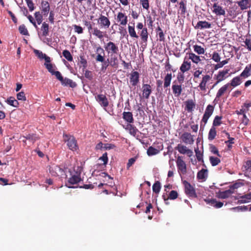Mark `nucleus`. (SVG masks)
Segmentation results:
<instances>
[{"instance_id":"nucleus-1","label":"nucleus","mask_w":251,"mask_h":251,"mask_svg":"<svg viewBox=\"0 0 251 251\" xmlns=\"http://www.w3.org/2000/svg\"><path fill=\"white\" fill-rule=\"evenodd\" d=\"M63 138L64 141L67 142V146L70 150L73 151L77 150L78 146L77 145L76 140L74 136L64 134Z\"/></svg>"},{"instance_id":"nucleus-2","label":"nucleus","mask_w":251,"mask_h":251,"mask_svg":"<svg viewBox=\"0 0 251 251\" xmlns=\"http://www.w3.org/2000/svg\"><path fill=\"white\" fill-rule=\"evenodd\" d=\"M104 48L108 54H110L111 56L118 53L119 51L118 46L111 41L105 44Z\"/></svg>"},{"instance_id":"nucleus-3","label":"nucleus","mask_w":251,"mask_h":251,"mask_svg":"<svg viewBox=\"0 0 251 251\" xmlns=\"http://www.w3.org/2000/svg\"><path fill=\"white\" fill-rule=\"evenodd\" d=\"M185 188V193L190 198H197V195L194 187L186 180L183 181Z\"/></svg>"},{"instance_id":"nucleus-4","label":"nucleus","mask_w":251,"mask_h":251,"mask_svg":"<svg viewBox=\"0 0 251 251\" xmlns=\"http://www.w3.org/2000/svg\"><path fill=\"white\" fill-rule=\"evenodd\" d=\"M96 100L100 105L105 108L109 105V101L106 96L103 94H94Z\"/></svg>"},{"instance_id":"nucleus-5","label":"nucleus","mask_w":251,"mask_h":251,"mask_svg":"<svg viewBox=\"0 0 251 251\" xmlns=\"http://www.w3.org/2000/svg\"><path fill=\"white\" fill-rule=\"evenodd\" d=\"M98 23L101 28L105 29L109 28L111 24L109 19L102 14H100L98 18Z\"/></svg>"},{"instance_id":"nucleus-6","label":"nucleus","mask_w":251,"mask_h":251,"mask_svg":"<svg viewBox=\"0 0 251 251\" xmlns=\"http://www.w3.org/2000/svg\"><path fill=\"white\" fill-rule=\"evenodd\" d=\"M50 173L52 176H61L63 175L64 171L63 168L60 166L52 165L49 169Z\"/></svg>"},{"instance_id":"nucleus-7","label":"nucleus","mask_w":251,"mask_h":251,"mask_svg":"<svg viewBox=\"0 0 251 251\" xmlns=\"http://www.w3.org/2000/svg\"><path fill=\"white\" fill-rule=\"evenodd\" d=\"M214 111V107L209 104L207 106L205 110L201 123H204V126L207 123L208 119L212 115Z\"/></svg>"},{"instance_id":"nucleus-8","label":"nucleus","mask_w":251,"mask_h":251,"mask_svg":"<svg viewBox=\"0 0 251 251\" xmlns=\"http://www.w3.org/2000/svg\"><path fill=\"white\" fill-rule=\"evenodd\" d=\"M176 150L182 154H187L188 156L191 157L193 155V151L189 149L186 146L179 144L176 147Z\"/></svg>"},{"instance_id":"nucleus-9","label":"nucleus","mask_w":251,"mask_h":251,"mask_svg":"<svg viewBox=\"0 0 251 251\" xmlns=\"http://www.w3.org/2000/svg\"><path fill=\"white\" fill-rule=\"evenodd\" d=\"M211 78L212 76L209 75H205L202 76V79L198 86L201 91H205L206 90L207 83Z\"/></svg>"},{"instance_id":"nucleus-10","label":"nucleus","mask_w":251,"mask_h":251,"mask_svg":"<svg viewBox=\"0 0 251 251\" xmlns=\"http://www.w3.org/2000/svg\"><path fill=\"white\" fill-rule=\"evenodd\" d=\"M176 166L178 172H180L182 174L186 173V165L185 162L182 159V156H178L176 161Z\"/></svg>"},{"instance_id":"nucleus-11","label":"nucleus","mask_w":251,"mask_h":251,"mask_svg":"<svg viewBox=\"0 0 251 251\" xmlns=\"http://www.w3.org/2000/svg\"><path fill=\"white\" fill-rule=\"evenodd\" d=\"M180 138L183 143L187 145H192L194 142L193 135L188 132L183 133Z\"/></svg>"},{"instance_id":"nucleus-12","label":"nucleus","mask_w":251,"mask_h":251,"mask_svg":"<svg viewBox=\"0 0 251 251\" xmlns=\"http://www.w3.org/2000/svg\"><path fill=\"white\" fill-rule=\"evenodd\" d=\"M142 97L148 99L152 92L151 87L150 84H143L142 87Z\"/></svg>"},{"instance_id":"nucleus-13","label":"nucleus","mask_w":251,"mask_h":251,"mask_svg":"<svg viewBox=\"0 0 251 251\" xmlns=\"http://www.w3.org/2000/svg\"><path fill=\"white\" fill-rule=\"evenodd\" d=\"M229 71V69L220 71L217 75H215L214 78L216 80H218V82H220L226 79L228 77L227 74L228 73Z\"/></svg>"},{"instance_id":"nucleus-14","label":"nucleus","mask_w":251,"mask_h":251,"mask_svg":"<svg viewBox=\"0 0 251 251\" xmlns=\"http://www.w3.org/2000/svg\"><path fill=\"white\" fill-rule=\"evenodd\" d=\"M117 22L121 25H126L128 22L127 16L125 13L120 12L117 14Z\"/></svg>"},{"instance_id":"nucleus-15","label":"nucleus","mask_w":251,"mask_h":251,"mask_svg":"<svg viewBox=\"0 0 251 251\" xmlns=\"http://www.w3.org/2000/svg\"><path fill=\"white\" fill-rule=\"evenodd\" d=\"M96 53L97 54L96 57V60L99 62H103L104 61V50L100 46L98 47L96 49Z\"/></svg>"},{"instance_id":"nucleus-16","label":"nucleus","mask_w":251,"mask_h":251,"mask_svg":"<svg viewBox=\"0 0 251 251\" xmlns=\"http://www.w3.org/2000/svg\"><path fill=\"white\" fill-rule=\"evenodd\" d=\"M191 67V62L187 59V57H184L183 62L180 67V71L182 73H184L189 71Z\"/></svg>"},{"instance_id":"nucleus-17","label":"nucleus","mask_w":251,"mask_h":251,"mask_svg":"<svg viewBox=\"0 0 251 251\" xmlns=\"http://www.w3.org/2000/svg\"><path fill=\"white\" fill-rule=\"evenodd\" d=\"M204 201L207 204L214 206L216 208H220L223 206V202L218 201L216 199H205Z\"/></svg>"},{"instance_id":"nucleus-18","label":"nucleus","mask_w":251,"mask_h":251,"mask_svg":"<svg viewBox=\"0 0 251 251\" xmlns=\"http://www.w3.org/2000/svg\"><path fill=\"white\" fill-rule=\"evenodd\" d=\"M229 86V84L226 83L221 87L216 93V98L214 100V101H218L220 98L226 92Z\"/></svg>"},{"instance_id":"nucleus-19","label":"nucleus","mask_w":251,"mask_h":251,"mask_svg":"<svg viewBox=\"0 0 251 251\" xmlns=\"http://www.w3.org/2000/svg\"><path fill=\"white\" fill-rule=\"evenodd\" d=\"M233 193L232 190L229 188L228 190L224 191H219L217 193V197L220 199H225L229 197Z\"/></svg>"},{"instance_id":"nucleus-20","label":"nucleus","mask_w":251,"mask_h":251,"mask_svg":"<svg viewBox=\"0 0 251 251\" xmlns=\"http://www.w3.org/2000/svg\"><path fill=\"white\" fill-rule=\"evenodd\" d=\"M235 199L238 200V203H247L251 200V193H249L243 196L236 198Z\"/></svg>"},{"instance_id":"nucleus-21","label":"nucleus","mask_w":251,"mask_h":251,"mask_svg":"<svg viewBox=\"0 0 251 251\" xmlns=\"http://www.w3.org/2000/svg\"><path fill=\"white\" fill-rule=\"evenodd\" d=\"M70 173L71 175H74L78 177H80V175L82 172V168L81 166L74 165L72 169L70 170Z\"/></svg>"},{"instance_id":"nucleus-22","label":"nucleus","mask_w":251,"mask_h":251,"mask_svg":"<svg viewBox=\"0 0 251 251\" xmlns=\"http://www.w3.org/2000/svg\"><path fill=\"white\" fill-rule=\"evenodd\" d=\"M211 27V25L210 23L206 21H202L198 22L196 26H195V28L198 29H207Z\"/></svg>"},{"instance_id":"nucleus-23","label":"nucleus","mask_w":251,"mask_h":251,"mask_svg":"<svg viewBox=\"0 0 251 251\" xmlns=\"http://www.w3.org/2000/svg\"><path fill=\"white\" fill-rule=\"evenodd\" d=\"M71 176L69 178L68 180V183L66 184V186H67L68 188H73V186L69 185V184L71 185L77 184L82 180L81 177L76 176L74 175H71Z\"/></svg>"},{"instance_id":"nucleus-24","label":"nucleus","mask_w":251,"mask_h":251,"mask_svg":"<svg viewBox=\"0 0 251 251\" xmlns=\"http://www.w3.org/2000/svg\"><path fill=\"white\" fill-rule=\"evenodd\" d=\"M34 52L39 59L41 60L44 59L45 62L47 63L50 62V58L46 54L43 53L41 51L38 50H34Z\"/></svg>"},{"instance_id":"nucleus-25","label":"nucleus","mask_w":251,"mask_h":251,"mask_svg":"<svg viewBox=\"0 0 251 251\" xmlns=\"http://www.w3.org/2000/svg\"><path fill=\"white\" fill-rule=\"evenodd\" d=\"M139 74L138 72L136 71L133 72L131 74L130 77V82L131 83L132 85L134 86H136L139 82Z\"/></svg>"},{"instance_id":"nucleus-26","label":"nucleus","mask_w":251,"mask_h":251,"mask_svg":"<svg viewBox=\"0 0 251 251\" xmlns=\"http://www.w3.org/2000/svg\"><path fill=\"white\" fill-rule=\"evenodd\" d=\"M175 82L176 81H174L173 82L172 88L174 94L176 96L178 97L180 95L182 91V86L181 84H180V85L175 84Z\"/></svg>"},{"instance_id":"nucleus-27","label":"nucleus","mask_w":251,"mask_h":251,"mask_svg":"<svg viewBox=\"0 0 251 251\" xmlns=\"http://www.w3.org/2000/svg\"><path fill=\"white\" fill-rule=\"evenodd\" d=\"M187 59H190L192 61L196 64H198L201 61L200 57L198 55H196L193 52L187 53Z\"/></svg>"},{"instance_id":"nucleus-28","label":"nucleus","mask_w":251,"mask_h":251,"mask_svg":"<svg viewBox=\"0 0 251 251\" xmlns=\"http://www.w3.org/2000/svg\"><path fill=\"white\" fill-rule=\"evenodd\" d=\"M50 6L49 2L46 1H43L41 3L42 13L44 16H47L50 11Z\"/></svg>"},{"instance_id":"nucleus-29","label":"nucleus","mask_w":251,"mask_h":251,"mask_svg":"<svg viewBox=\"0 0 251 251\" xmlns=\"http://www.w3.org/2000/svg\"><path fill=\"white\" fill-rule=\"evenodd\" d=\"M61 84L65 86H69L71 88H75L76 86V84L72 79L68 78H63V80L61 82Z\"/></svg>"},{"instance_id":"nucleus-30","label":"nucleus","mask_w":251,"mask_h":251,"mask_svg":"<svg viewBox=\"0 0 251 251\" xmlns=\"http://www.w3.org/2000/svg\"><path fill=\"white\" fill-rule=\"evenodd\" d=\"M123 118L129 124L133 123V115L130 112H124L123 113Z\"/></svg>"},{"instance_id":"nucleus-31","label":"nucleus","mask_w":251,"mask_h":251,"mask_svg":"<svg viewBox=\"0 0 251 251\" xmlns=\"http://www.w3.org/2000/svg\"><path fill=\"white\" fill-rule=\"evenodd\" d=\"M242 79L240 75L234 77L230 81L229 83L227 84H229V86H232L233 87H235L241 84L242 83Z\"/></svg>"},{"instance_id":"nucleus-32","label":"nucleus","mask_w":251,"mask_h":251,"mask_svg":"<svg viewBox=\"0 0 251 251\" xmlns=\"http://www.w3.org/2000/svg\"><path fill=\"white\" fill-rule=\"evenodd\" d=\"M124 127L126 130H128L129 133L133 136H135L139 131L138 129L134 126L129 124H128L126 127Z\"/></svg>"},{"instance_id":"nucleus-33","label":"nucleus","mask_w":251,"mask_h":251,"mask_svg":"<svg viewBox=\"0 0 251 251\" xmlns=\"http://www.w3.org/2000/svg\"><path fill=\"white\" fill-rule=\"evenodd\" d=\"M23 138L28 140L32 144L34 143L39 138L36 134L33 133L26 134L25 136H23Z\"/></svg>"},{"instance_id":"nucleus-34","label":"nucleus","mask_w":251,"mask_h":251,"mask_svg":"<svg viewBox=\"0 0 251 251\" xmlns=\"http://www.w3.org/2000/svg\"><path fill=\"white\" fill-rule=\"evenodd\" d=\"M148 29L146 27L143 29L140 33L141 39L143 43H145V45H147V42L148 39Z\"/></svg>"},{"instance_id":"nucleus-35","label":"nucleus","mask_w":251,"mask_h":251,"mask_svg":"<svg viewBox=\"0 0 251 251\" xmlns=\"http://www.w3.org/2000/svg\"><path fill=\"white\" fill-rule=\"evenodd\" d=\"M91 33H92L94 36H96L100 39H101L104 37L105 32L101 31L97 27H94L92 31H91Z\"/></svg>"},{"instance_id":"nucleus-36","label":"nucleus","mask_w":251,"mask_h":251,"mask_svg":"<svg viewBox=\"0 0 251 251\" xmlns=\"http://www.w3.org/2000/svg\"><path fill=\"white\" fill-rule=\"evenodd\" d=\"M213 9V12L217 15H224L225 14V11L221 6L218 5L217 3L214 4Z\"/></svg>"},{"instance_id":"nucleus-37","label":"nucleus","mask_w":251,"mask_h":251,"mask_svg":"<svg viewBox=\"0 0 251 251\" xmlns=\"http://www.w3.org/2000/svg\"><path fill=\"white\" fill-rule=\"evenodd\" d=\"M251 68L250 67L249 65H248L245 67L244 71L241 73V74L239 75L241 78H247L251 75Z\"/></svg>"},{"instance_id":"nucleus-38","label":"nucleus","mask_w":251,"mask_h":251,"mask_svg":"<svg viewBox=\"0 0 251 251\" xmlns=\"http://www.w3.org/2000/svg\"><path fill=\"white\" fill-rule=\"evenodd\" d=\"M207 170L206 169H202L198 173L197 178L199 179L203 180L207 177Z\"/></svg>"},{"instance_id":"nucleus-39","label":"nucleus","mask_w":251,"mask_h":251,"mask_svg":"<svg viewBox=\"0 0 251 251\" xmlns=\"http://www.w3.org/2000/svg\"><path fill=\"white\" fill-rule=\"evenodd\" d=\"M49 25L48 24L45 22H44L42 24L41 30L42 31V36H47L49 35Z\"/></svg>"},{"instance_id":"nucleus-40","label":"nucleus","mask_w":251,"mask_h":251,"mask_svg":"<svg viewBox=\"0 0 251 251\" xmlns=\"http://www.w3.org/2000/svg\"><path fill=\"white\" fill-rule=\"evenodd\" d=\"M128 31L129 34V35L131 37H132V38H138V36L136 34V31L135 30V27H134V24H133V25H128Z\"/></svg>"},{"instance_id":"nucleus-41","label":"nucleus","mask_w":251,"mask_h":251,"mask_svg":"<svg viewBox=\"0 0 251 251\" xmlns=\"http://www.w3.org/2000/svg\"><path fill=\"white\" fill-rule=\"evenodd\" d=\"M172 78V74H167L164 78V87L167 88L170 85Z\"/></svg>"},{"instance_id":"nucleus-42","label":"nucleus","mask_w":251,"mask_h":251,"mask_svg":"<svg viewBox=\"0 0 251 251\" xmlns=\"http://www.w3.org/2000/svg\"><path fill=\"white\" fill-rule=\"evenodd\" d=\"M216 134L217 132L215 127L212 126L208 133V138L209 140H213L215 138Z\"/></svg>"},{"instance_id":"nucleus-43","label":"nucleus","mask_w":251,"mask_h":251,"mask_svg":"<svg viewBox=\"0 0 251 251\" xmlns=\"http://www.w3.org/2000/svg\"><path fill=\"white\" fill-rule=\"evenodd\" d=\"M161 189V184L159 181H156L153 184L152 191L156 194H158Z\"/></svg>"},{"instance_id":"nucleus-44","label":"nucleus","mask_w":251,"mask_h":251,"mask_svg":"<svg viewBox=\"0 0 251 251\" xmlns=\"http://www.w3.org/2000/svg\"><path fill=\"white\" fill-rule=\"evenodd\" d=\"M7 102L9 105L15 107H18L19 105L18 101L16 100L14 97H10L8 99H7Z\"/></svg>"},{"instance_id":"nucleus-45","label":"nucleus","mask_w":251,"mask_h":251,"mask_svg":"<svg viewBox=\"0 0 251 251\" xmlns=\"http://www.w3.org/2000/svg\"><path fill=\"white\" fill-rule=\"evenodd\" d=\"M193 48L194 51L198 54H202L204 53L205 50L200 46L198 45H194Z\"/></svg>"},{"instance_id":"nucleus-46","label":"nucleus","mask_w":251,"mask_h":251,"mask_svg":"<svg viewBox=\"0 0 251 251\" xmlns=\"http://www.w3.org/2000/svg\"><path fill=\"white\" fill-rule=\"evenodd\" d=\"M195 106V104L192 100L187 101L186 102V108L188 112H191Z\"/></svg>"},{"instance_id":"nucleus-47","label":"nucleus","mask_w":251,"mask_h":251,"mask_svg":"<svg viewBox=\"0 0 251 251\" xmlns=\"http://www.w3.org/2000/svg\"><path fill=\"white\" fill-rule=\"evenodd\" d=\"M63 56L69 61H73V58L70 52L68 50H64L62 52Z\"/></svg>"},{"instance_id":"nucleus-48","label":"nucleus","mask_w":251,"mask_h":251,"mask_svg":"<svg viewBox=\"0 0 251 251\" xmlns=\"http://www.w3.org/2000/svg\"><path fill=\"white\" fill-rule=\"evenodd\" d=\"M158 152V150L153 148L152 147H150L147 150V154L149 156L155 155Z\"/></svg>"},{"instance_id":"nucleus-49","label":"nucleus","mask_w":251,"mask_h":251,"mask_svg":"<svg viewBox=\"0 0 251 251\" xmlns=\"http://www.w3.org/2000/svg\"><path fill=\"white\" fill-rule=\"evenodd\" d=\"M209 160L213 166L217 165L220 162V159L219 158L213 156H210L209 157Z\"/></svg>"},{"instance_id":"nucleus-50","label":"nucleus","mask_w":251,"mask_h":251,"mask_svg":"<svg viewBox=\"0 0 251 251\" xmlns=\"http://www.w3.org/2000/svg\"><path fill=\"white\" fill-rule=\"evenodd\" d=\"M46 68L48 70V71L52 75L53 72H55L54 70V67H55L54 66H53L52 64L50 63H47L46 62L44 64Z\"/></svg>"},{"instance_id":"nucleus-51","label":"nucleus","mask_w":251,"mask_h":251,"mask_svg":"<svg viewBox=\"0 0 251 251\" xmlns=\"http://www.w3.org/2000/svg\"><path fill=\"white\" fill-rule=\"evenodd\" d=\"M179 10L181 11V14L184 15L186 12V4L183 1H181L179 3Z\"/></svg>"},{"instance_id":"nucleus-52","label":"nucleus","mask_w":251,"mask_h":251,"mask_svg":"<svg viewBox=\"0 0 251 251\" xmlns=\"http://www.w3.org/2000/svg\"><path fill=\"white\" fill-rule=\"evenodd\" d=\"M19 30L20 33L24 35H28V32L27 28L24 25H21L19 27Z\"/></svg>"},{"instance_id":"nucleus-53","label":"nucleus","mask_w":251,"mask_h":251,"mask_svg":"<svg viewBox=\"0 0 251 251\" xmlns=\"http://www.w3.org/2000/svg\"><path fill=\"white\" fill-rule=\"evenodd\" d=\"M221 119L222 117L216 116L213 120L212 126H219L221 124Z\"/></svg>"},{"instance_id":"nucleus-54","label":"nucleus","mask_w":251,"mask_h":251,"mask_svg":"<svg viewBox=\"0 0 251 251\" xmlns=\"http://www.w3.org/2000/svg\"><path fill=\"white\" fill-rule=\"evenodd\" d=\"M35 18L38 25H40L43 21V16L40 14V12H36L34 13Z\"/></svg>"},{"instance_id":"nucleus-55","label":"nucleus","mask_w":251,"mask_h":251,"mask_svg":"<svg viewBox=\"0 0 251 251\" xmlns=\"http://www.w3.org/2000/svg\"><path fill=\"white\" fill-rule=\"evenodd\" d=\"M140 3L142 5L143 8L148 10L150 7L149 0H140Z\"/></svg>"},{"instance_id":"nucleus-56","label":"nucleus","mask_w":251,"mask_h":251,"mask_svg":"<svg viewBox=\"0 0 251 251\" xmlns=\"http://www.w3.org/2000/svg\"><path fill=\"white\" fill-rule=\"evenodd\" d=\"M184 73H182L181 72H179L177 75V80L179 83L182 84L184 80Z\"/></svg>"},{"instance_id":"nucleus-57","label":"nucleus","mask_w":251,"mask_h":251,"mask_svg":"<svg viewBox=\"0 0 251 251\" xmlns=\"http://www.w3.org/2000/svg\"><path fill=\"white\" fill-rule=\"evenodd\" d=\"M232 209L236 211H245L248 210V207L247 206H239L232 208Z\"/></svg>"},{"instance_id":"nucleus-58","label":"nucleus","mask_w":251,"mask_h":251,"mask_svg":"<svg viewBox=\"0 0 251 251\" xmlns=\"http://www.w3.org/2000/svg\"><path fill=\"white\" fill-rule=\"evenodd\" d=\"M17 98L19 100L24 101L26 100V97L25 93L23 91H21L17 94Z\"/></svg>"},{"instance_id":"nucleus-59","label":"nucleus","mask_w":251,"mask_h":251,"mask_svg":"<svg viewBox=\"0 0 251 251\" xmlns=\"http://www.w3.org/2000/svg\"><path fill=\"white\" fill-rule=\"evenodd\" d=\"M178 197L177 192L176 191L172 190L170 192L169 198L171 200H175Z\"/></svg>"},{"instance_id":"nucleus-60","label":"nucleus","mask_w":251,"mask_h":251,"mask_svg":"<svg viewBox=\"0 0 251 251\" xmlns=\"http://www.w3.org/2000/svg\"><path fill=\"white\" fill-rule=\"evenodd\" d=\"M227 63H228V60L227 59L223 60L222 62H220L219 63L217 64L216 65H215V67H214V69H215V70H217L219 68L223 67V66H224L225 65H226Z\"/></svg>"},{"instance_id":"nucleus-61","label":"nucleus","mask_w":251,"mask_h":251,"mask_svg":"<svg viewBox=\"0 0 251 251\" xmlns=\"http://www.w3.org/2000/svg\"><path fill=\"white\" fill-rule=\"evenodd\" d=\"M212 59L216 62H219L221 60V57L217 52H214L212 54Z\"/></svg>"},{"instance_id":"nucleus-62","label":"nucleus","mask_w":251,"mask_h":251,"mask_svg":"<svg viewBox=\"0 0 251 251\" xmlns=\"http://www.w3.org/2000/svg\"><path fill=\"white\" fill-rule=\"evenodd\" d=\"M83 22L84 23V25L87 27L88 32L91 33V31H92L93 29L94 28L92 27V25L90 23V22H89L86 20L83 21Z\"/></svg>"},{"instance_id":"nucleus-63","label":"nucleus","mask_w":251,"mask_h":251,"mask_svg":"<svg viewBox=\"0 0 251 251\" xmlns=\"http://www.w3.org/2000/svg\"><path fill=\"white\" fill-rule=\"evenodd\" d=\"M210 150L211 152L219 156H220V155L219 153V151L217 148L213 145H210Z\"/></svg>"},{"instance_id":"nucleus-64","label":"nucleus","mask_w":251,"mask_h":251,"mask_svg":"<svg viewBox=\"0 0 251 251\" xmlns=\"http://www.w3.org/2000/svg\"><path fill=\"white\" fill-rule=\"evenodd\" d=\"M195 151L198 160L199 161L202 160L203 155L201 153V151H199L198 149H197L195 150Z\"/></svg>"}]
</instances>
